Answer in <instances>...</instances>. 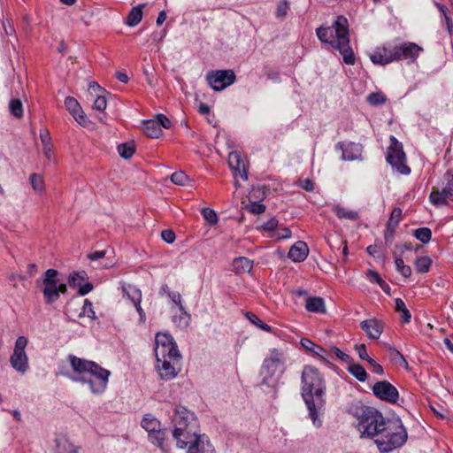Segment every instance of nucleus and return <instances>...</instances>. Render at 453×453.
Returning a JSON list of instances; mask_svg holds the SVG:
<instances>
[{"label": "nucleus", "mask_w": 453, "mask_h": 453, "mask_svg": "<svg viewBox=\"0 0 453 453\" xmlns=\"http://www.w3.org/2000/svg\"><path fill=\"white\" fill-rule=\"evenodd\" d=\"M228 164H229L230 168L235 172H238L240 176L243 180L248 179V173L245 169V164H244V161L242 160V156L239 152L232 151L229 153Z\"/></svg>", "instance_id": "nucleus-21"}, {"label": "nucleus", "mask_w": 453, "mask_h": 453, "mask_svg": "<svg viewBox=\"0 0 453 453\" xmlns=\"http://www.w3.org/2000/svg\"><path fill=\"white\" fill-rule=\"evenodd\" d=\"M107 106V101L104 96L96 94V98L95 99L93 108L96 111H104Z\"/></svg>", "instance_id": "nucleus-53"}, {"label": "nucleus", "mask_w": 453, "mask_h": 453, "mask_svg": "<svg viewBox=\"0 0 453 453\" xmlns=\"http://www.w3.org/2000/svg\"><path fill=\"white\" fill-rule=\"evenodd\" d=\"M122 292L124 296H126L132 303H138V301H142V291L134 286H123Z\"/></svg>", "instance_id": "nucleus-31"}, {"label": "nucleus", "mask_w": 453, "mask_h": 453, "mask_svg": "<svg viewBox=\"0 0 453 453\" xmlns=\"http://www.w3.org/2000/svg\"><path fill=\"white\" fill-rule=\"evenodd\" d=\"M396 228L397 227L391 226L389 225L386 226V229H385V232H384V238H385L386 241H392L393 240Z\"/></svg>", "instance_id": "nucleus-64"}, {"label": "nucleus", "mask_w": 453, "mask_h": 453, "mask_svg": "<svg viewBox=\"0 0 453 453\" xmlns=\"http://www.w3.org/2000/svg\"><path fill=\"white\" fill-rule=\"evenodd\" d=\"M360 327L365 332L369 338L377 340L380 337L383 332L384 324L376 319H370L362 321L360 323Z\"/></svg>", "instance_id": "nucleus-17"}, {"label": "nucleus", "mask_w": 453, "mask_h": 453, "mask_svg": "<svg viewBox=\"0 0 453 453\" xmlns=\"http://www.w3.org/2000/svg\"><path fill=\"white\" fill-rule=\"evenodd\" d=\"M82 304L77 299L71 300L67 303L65 307V314L69 317H78L79 312L81 311V307Z\"/></svg>", "instance_id": "nucleus-43"}, {"label": "nucleus", "mask_w": 453, "mask_h": 453, "mask_svg": "<svg viewBox=\"0 0 453 453\" xmlns=\"http://www.w3.org/2000/svg\"><path fill=\"white\" fill-rule=\"evenodd\" d=\"M414 236L423 243H428L432 237V232L428 227H420L415 230Z\"/></svg>", "instance_id": "nucleus-45"}, {"label": "nucleus", "mask_w": 453, "mask_h": 453, "mask_svg": "<svg viewBox=\"0 0 453 453\" xmlns=\"http://www.w3.org/2000/svg\"><path fill=\"white\" fill-rule=\"evenodd\" d=\"M277 226L278 220L275 219H271L263 225V228L267 231H276L278 229Z\"/></svg>", "instance_id": "nucleus-63"}, {"label": "nucleus", "mask_w": 453, "mask_h": 453, "mask_svg": "<svg viewBox=\"0 0 453 453\" xmlns=\"http://www.w3.org/2000/svg\"><path fill=\"white\" fill-rule=\"evenodd\" d=\"M275 236L277 239H287L291 236V231L287 227L277 229Z\"/></svg>", "instance_id": "nucleus-62"}, {"label": "nucleus", "mask_w": 453, "mask_h": 453, "mask_svg": "<svg viewBox=\"0 0 453 453\" xmlns=\"http://www.w3.org/2000/svg\"><path fill=\"white\" fill-rule=\"evenodd\" d=\"M355 349L358 354V357L362 360L368 361L371 357L367 353L366 346L365 344H357L355 346Z\"/></svg>", "instance_id": "nucleus-58"}, {"label": "nucleus", "mask_w": 453, "mask_h": 453, "mask_svg": "<svg viewBox=\"0 0 453 453\" xmlns=\"http://www.w3.org/2000/svg\"><path fill=\"white\" fill-rule=\"evenodd\" d=\"M403 211L399 207H395L390 214V217L387 222V225L397 227L400 221L402 220Z\"/></svg>", "instance_id": "nucleus-48"}, {"label": "nucleus", "mask_w": 453, "mask_h": 453, "mask_svg": "<svg viewBox=\"0 0 453 453\" xmlns=\"http://www.w3.org/2000/svg\"><path fill=\"white\" fill-rule=\"evenodd\" d=\"M58 272L55 269H48L43 275V296L47 303H53L58 298L60 294L67 292L65 284L58 280Z\"/></svg>", "instance_id": "nucleus-9"}, {"label": "nucleus", "mask_w": 453, "mask_h": 453, "mask_svg": "<svg viewBox=\"0 0 453 453\" xmlns=\"http://www.w3.org/2000/svg\"><path fill=\"white\" fill-rule=\"evenodd\" d=\"M285 369L286 357L284 352L279 349H271L261 367V373L265 375L262 384L269 385V378L273 377L276 373L282 374Z\"/></svg>", "instance_id": "nucleus-8"}, {"label": "nucleus", "mask_w": 453, "mask_h": 453, "mask_svg": "<svg viewBox=\"0 0 453 453\" xmlns=\"http://www.w3.org/2000/svg\"><path fill=\"white\" fill-rule=\"evenodd\" d=\"M429 200L436 206H443L449 201H453V176H449L447 184L441 190L434 188L430 193Z\"/></svg>", "instance_id": "nucleus-15"}, {"label": "nucleus", "mask_w": 453, "mask_h": 453, "mask_svg": "<svg viewBox=\"0 0 453 453\" xmlns=\"http://www.w3.org/2000/svg\"><path fill=\"white\" fill-rule=\"evenodd\" d=\"M372 390L377 398L389 403H395L399 398L398 390L388 380L376 382Z\"/></svg>", "instance_id": "nucleus-14"}, {"label": "nucleus", "mask_w": 453, "mask_h": 453, "mask_svg": "<svg viewBox=\"0 0 453 453\" xmlns=\"http://www.w3.org/2000/svg\"><path fill=\"white\" fill-rule=\"evenodd\" d=\"M388 163L401 174H409L410 167L406 165V157L403 145L395 136H390V146L387 155Z\"/></svg>", "instance_id": "nucleus-10"}, {"label": "nucleus", "mask_w": 453, "mask_h": 453, "mask_svg": "<svg viewBox=\"0 0 453 453\" xmlns=\"http://www.w3.org/2000/svg\"><path fill=\"white\" fill-rule=\"evenodd\" d=\"M305 308L310 312L326 313L325 302L321 297H308L305 302Z\"/></svg>", "instance_id": "nucleus-24"}, {"label": "nucleus", "mask_w": 453, "mask_h": 453, "mask_svg": "<svg viewBox=\"0 0 453 453\" xmlns=\"http://www.w3.org/2000/svg\"><path fill=\"white\" fill-rule=\"evenodd\" d=\"M332 211L336 214L340 219H349L356 221L359 219V214L357 211H351L344 208L339 204H334Z\"/></svg>", "instance_id": "nucleus-25"}, {"label": "nucleus", "mask_w": 453, "mask_h": 453, "mask_svg": "<svg viewBox=\"0 0 453 453\" xmlns=\"http://www.w3.org/2000/svg\"><path fill=\"white\" fill-rule=\"evenodd\" d=\"M186 449L188 453H215L213 446L202 435L188 444Z\"/></svg>", "instance_id": "nucleus-22"}, {"label": "nucleus", "mask_w": 453, "mask_h": 453, "mask_svg": "<svg viewBox=\"0 0 453 453\" xmlns=\"http://www.w3.org/2000/svg\"><path fill=\"white\" fill-rule=\"evenodd\" d=\"M388 355L390 361L395 365L403 366L405 369L409 368L408 362L404 357L394 347H389L388 349Z\"/></svg>", "instance_id": "nucleus-33"}, {"label": "nucleus", "mask_w": 453, "mask_h": 453, "mask_svg": "<svg viewBox=\"0 0 453 453\" xmlns=\"http://www.w3.org/2000/svg\"><path fill=\"white\" fill-rule=\"evenodd\" d=\"M144 133L150 138H158L162 135V128L158 127L157 120L149 119L143 122Z\"/></svg>", "instance_id": "nucleus-28"}, {"label": "nucleus", "mask_w": 453, "mask_h": 453, "mask_svg": "<svg viewBox=\"0 0 453 453\" xmlns=\"http://www.w3.org/2000/svg\"><path fill=\"white\" fill-rule=\"evenodd\" d=\"M9 111L13 117L21 119L24 111L21 101L17 98L12 99L9 103Z\"/></svg>", "instance_id": "nucleus-39"}, {"label": "nucleus", "mask_w": 453, "mask_h": 453, "mask_svg": "<svg viewBox=\"0 0 453 453\" xmlns=\"http://www.w3.org/2000/svg\"><path fill=\"white\" fill-rule=\"evenodd\" d=\"M302 396L309 411V417L316 427L322 426L325 411V386L319 370L305 366L302 373Z\"/></svg>", "instance_id": "nucleus-1"}, {"label": "nucleus", "mask_w": 453, "mask_h": 453, "mask_svg": "<svg viewBox=\"0 0 453 453\" xmlns=\"http://www.w3.org/2000/svg\"><path fill=\"white\" fill-rule=\"evenodd\" d=\"M347 371L358 381L364 382L367 380L368 374L365 368L361 365L354 363L353 360L348 365Z\"/></svg>", "instance_id": "nucleus-29"}, {"label": "nucleus", "mask_w": 453, "mask_h": 453, "mask_svg": "<svg viewBox=\"0 0 453 453\" xmlns=\"http://www.w3.org/2000/svg\"><path fill=\"white\" fill-rule=\"evenodd\" d=\"M374 440L380 453H388L404 445L408 433L400 419H391Z\"/></svg>", "instance_id": "nucleus-7"}, {"label": "nucleus", "mask_w": 453, "mask_h": 453, "mask_svg": "<svg viewBox=\"0 0 453 453\" xmlns=\"http://www.w3.org/2000/svg\"><path fill=\"white\" fill-rule=\"evenodd\" d=\"M331 350L335 354V356H336L339 359H341L342 362H344V363H346V364H348V365H349V363H351V361L353 360V358H352L349 355H348V354L344 353L343 351H342V350H341L340 349H338L337 347H332V348H331Z\"/></svg>", "instance_id": "nucleus-54"}, {"label": "nucleus", "mask_w": 453, "mask_h": 453, "mask_svg": "<svg viewBox=\"0 0 453 453\" xmlns=\"http://www.w3.org/2000/svg\"><path fill=\"white\" fill-rule=\"evenodd\" d=\"M72 372L68 377L75 382L87 384L93 394H102L107 388L111 372L97 363L70 354L67 357Z\"/></svg>", "instance_id": "nucleus-2"}, {"label": "nucleus", "mask_w": 453, "mask_h": 453, "mask_svg": "<svg viewBox=\"0 0 453 453\" xmlns=\"http://www.w3.org/2000/svg\"><path fill=\"white\" fill-rule=\"evenodd\" d=\"M355 416L357 418V430L361 438L371 439L374 441L379 434L391 419L386 418L383 414L371 406L361 405L357 407Z\"/></svg>", "instance_id": "nucleus-6"}, {"label": "nucleus", "mask_w": 453, "mask_h": 453, "mask_svg": "<svg viewBox=\"0 0 453 453\" xmlns=\"http://www.w3.org/2000/svg\"><path fill=\"white\" fill-rule=\"evenodd\" d=\"M309 254V248L304 242H296L288 251V257L294 262H303Z\"/></svg>", "instance_id": "nucleus-20"}, {"label": "nucleus", "mask_w": 453, "mask_h": 453, "mask_svg": "<svg viewBox=\"0 0 453 453\" xmlns=\"http://www.w3.org/2000/svg\"><path fill=\"white\" fill-rule=\"evenodd\" d=\"M141 302L142 301H138V303H134L133 304L135 307V310H136V311L139 314V323L140 324H145V322H146V314H145V311H143V309H142V307L141 305Z\"/></svg>", "instance_id": "nucleus-60"}, {"label": "nucleus", "mask_w": 453, "mask_h": 453, "mask_svg": "<svg viewBox=\"0 0 453 453\" xmlns=\"http://www.w3.org/2000/svg\"><path fill=\"white\" fill-rule=\"evenodd\" d=\"M342 150V159L344 161H354L361 158L363 147L361 144L349 142L345 147L342 142L336 144V149Z\"/></svg>", "instance_id": "nucleus-18"}, {"label": "nucleus", "mask_w": 453, "mask_h": 453, "mask_svg": "<svg viewBox=\"0 0 453 453\" xmlns=\"http://www.w3.org/2000/svg\"><path fill=\"white\" fill-rule=\"evenodd\" d=\"M40 139L42 146H48L50 144H52L50 132L47 129L41 130Z\"/></svg>", "instance_id": "nucleus-59"}, {"label": "nucleus", "mask_w": 453, "mask_h": 453, "mask_svg": "<svg viewBox=\"0 0 453 453\" xmlns=\"http://www.w3.org/2000/svg\"><path fill=\"white\" fill-rule=\"evenodd\" d=\"M149 439L154 445L160 448L162 450H165L164 447L165 439V432L161 428L157 429L156 432H152L149 434Z\"/></svg>", "instance_id": "nucleus-37"}, {"label": "nucleus", "mask_w": 453, "mask_h": 453, "mask_svg": "<svg viewBox=\"0 0 453 453\" xmlns=\"http://www.w3.org/2000/svg\"><path fill=\"white\" fill-rule=\"evenodd\" d=\"M289 10V3L287 0H280L277 4L275 17L278 19L283 20L287 17Z\"/></svg>", "instance_id": "nucleus-44"}, {"label": "nucleus", "mask_w": 453, "mask_h": 453, "mask_svg": "<svg viewBox=\"0 0 453 453\" xmlns=\"http://www.w3.org/2000/svg\"><path fill=\"white\" fill-rule=\"evenodd\" d=\"M56 453H78L77 448L65 438L56 439Z\"/></svg>", "instance_id": "nucleus-30"}, {"label": "nucleus", "mask_w": 453, "mask_h": 453, "mask_svg": "<svg viewBox=\"0 0 453 453\" xmlns=\"http://www.w3.org/2000/svg\"><path fill=\"white\" fill-rule=\"evenodd\" d=\"M87 316L92 319H96V312L93 310V304L88 299H85L83 301L82 306L81 307V311L78 314V317Z\"/></svg>", "instance_id": "nucleus-42"}, {"label": "nucleus", "mask_w": 453, "mask_h": 453, "mask_svg": "<svg viewBox=\"0 0 453 453\" xmlns=\"http://www.w3.org/2000/svg\"><path fill=\"white\" fill-rule=\"evenodd\" d=\"M202 215L210 225H216L218 223L219 219L214 210L203 208L202 210Z\"/></svg>", "instance_id": "nucleus-51"}, {"label": "nucleus", "mask_w": 453, "mask_h": 453, "mask_svg": "<svg viewBox=\"0 0 453 453\" xmlns=\"http://www.w3.org/2000/svg\"><path fill=\"white\" fill-rule=\"evenodd\" d=\"M171 180L173 183L179 185V186H184L187 181L188 180V177L186 175V173L182 171L175 172L171 175Z\"/></svg>", "instance_id": "nucleus-52"}, {"label": "nucleus", "mask_w": 453, "mask_h": 453, "mask_svg": "<svg viewBox=\"0 0 453 453\" xmlns=\"http://www.w3.org/2000/svg\"><path fill=\"white\" fill-rule=\"evenodd\" d=\"M153 119L157 120L160 128L164 127L168 129L172 126L171 120L164 114H157Z\"/></svg>", "instance_id": "nucleus-55"}, {"label": "nucleus", "mask_w": 453, "mask_h": 453, "mask_svg": "<svg viewBox=\"0 0 453 453\" xmlns=\"http://www.w3.org/2000/svg\"><path fill=\"white\" fill-rule=\"evenodd\" d=\"M367 277L370 281L376 282L380 287L385 291L388 292L389 290V286L382 280L378 273L375 271L370 270L368 271Z\"/></svg>", "instance_id": "nucleus-46"}, {"label": "nucleus", "mask_w": 453, "mask_h": 453, "mask_svg": "<svg viewBox=\"0 0 453 453\" xmlns=\"http://www.w3.org/2000/svg\"><path fill=\"white\" fill-rule=\"evenodd\" d=\"M319 40L339 50L347 65L355 64V55L349 46V22L344 16H337L332 26H321L316 29Z\"/></svg>", "instance_id": "nucleus-3"}, {"label": "nucleus", "mask_w": 453, "mask_h": 453, "mask_svg": "<svg viewBox=\"0 0 453 453\" xmlns=\"http://www.w3.org/2000/svg\"><path fill=\"white\" fill-rule=\"evenodd\" d=\"M387 100L386 96L381 92L371 93L367 96V102L373 106L383 104Z\"/></svg>", "instance_id": "nucleus-47"}, {"label": "nucleus", "mask_w": 453, "mask_h": 453, "mask_svg": "<svg viewBox=\"0 0 453 453\" xmlns=\"http://www.w3.org/2000/svg\"><path fill=\"white\" fill-rule=\"evenodd\" d=\"M168 297L171 299V301L173 303H175L179 307L180 311L189 319L190 315L186 311V310L181 303V299H182L181 295L179 292H172V293H169Z\"/></svg>", "instance_id": "nucleus-49"}, {"label": "nucleus", "mask_w": 453, "mask_h": 453, "mask_svg": "<svg viewBox=\"0 0 453 453\" xmlns=\"http://www.w3.org/2000/svg\"><path fill=\"white\" fill-rule=\"evenodd\" d=\"M144 5V4H138L131 9L126 19V24L127 26L135 27L141 22L142 19V8Z\"/></svg>", "instance_id": "nucleus-27"}, {"label": "nucleus", "mask_w": 453, "mask_h": 453, "mask_svg": "<svg viewBox=\"0 0 453 453\" xmlns=\"http://www.w3.org/2000/svg\"><path fill=\"white\" fill-rule=\"evenodd\" d=\"M27 339L25 336L17 338L12 355L10 357L11 365L20 373H25L28 369V358L25 352Z\"/></svg>", "instance_id": "nucleus-11"}, {"label": "nucleus", "mask_w": 453, "mask_h": 453, "mask_svg": "<svg viewBox=\"0 0 453 453\" xmlns=\"http://www.w3.org/2000/svg\"><path fill=\"white\" fill-rule=\"evenodd\" d=\"M141 426L150 434L160 428V422L152 415L146 414L141 422Z\"/></svg>", "instance_id": "nucleus-32"}, {"label": "nucleus", "mask_w": 453, "mask_h": 453, "mask_svg": "<svg viewBox=\"0 0 453 453\" xmlns=\"http://www.w3.org/2000/svg\"><path fill=\"white\" fill-rule=\"evenodd\" d=\"M88 280V274L85 271L73 272L68 278L69 285L77 288Z\"/></svg>", "instance_id": "nucleus-36"}, {"label": "nucleus", "mask_w": 453, "mask_h": 453, "mask_svg": "<svg viewBox=\"0 0 453 453\" xmlns=\"http://www.w3.org/2000/svg\"><path fill=\"white\" fill-rule=\"evenodd\" d=\"M33 189L39 195H42L45 191L43 178L38 173H32L29 178Z\"/></svg>", "instance_id": "nucleus-38"}, {"label": "nucleus", "mask_w": 453, "mask_h": 453, "mask_svg": "<svg viewBox=\"0 0 453 453\" xmlns=\"http://www.w3.org/2000/svg\"><path fill=\"white\" fill-rule=\"evenodd\" d=\"M245 316L250 320V322L257 326L261 330L268 333H271L273 331L272 326L263 322L256 314L252 312H247Z\"/></svg>", "instance_id": "nucleus-40"}, {"label": "nucleus", "mask_w": 453, "mask_h": 453, "mask_svg": "<svg viewBox=\"0 0 453 453\" xmlns=\"http://www.w3.org/2000/svg\"><path fill=\"white\" fill-rule=\"evenodd\" d=\"M154 350L159 376L165 380L174 379L180 372L181 356L173 336L168 333L157 334Z\"/></svg>", "instance_id": "nucleus-4"}, {"label": "nucleus", "mask_w": 453, "mask_h": 453, "mask_svg": "<svg viewBox=\"0 0 453 453\" xmlns=\"http://www.w3.org/2000/svg\"><path fill=\"white\" fill-rule=\"evenodd\" d=\"M117 150L121 157L129 159L135 152V145L134 142H124L118 145Z\"/></svg>", "instance_id": "nucleus-35"}, {"label": "nucleus", "mask_w": 453, "mask_h": 453, "mask_svg": "<svg viewBox=\"0 0 453 453\" xmlns=\"http://www.w3.org/2000/svg\"><path fill=\"white\" fill-rule=\"evenodd\" d=\"M253 262L247 257H239L233 261V268L236 273H250Z\"/></svg>", "instance_id": "nucleus-26"}, {"label": "nucleus", "mask_w": 453, "mask_h": 453, "mask_svg": "<svg viewBox=\"0 0 453 453\" xmlns=\"http://www.w3.org/2000/svg\"><path fill=\"white\" fill-rule=\"evenodd\" d=\"M396 271L400 273L403 277L409 278L411 275V268L406 265L402 258H396L395 260Z\"/></svg>", "instance_id": "nucleus-50"}, {"label": "nucleus", "mask_w": 453, "mask_h": 453, "mask_svg": "<svg viewBox=\"0 0 453 453\" xmlns=\"http://www.w3.org/2000/svg\"><path fill=\"white\" fill-rule=\"evenodd\" d=\"M395 303V310L398 312H401V314H402L403 322L409 323L411 321V312L409 311V310L406 308L404 302L400 298H396Z\"/></svg>", "instance_id": "nucleus-41"}, {"label": "nucleus", "mask_w": 453, "mask_h": 453, "mask_svg": "<svg viewBox=\"0 0 453 453\" xmlns=\"http://www.w3.org/2000/svg\"><path fill=\"white\" fill-rule=\"evenodd\" d=\"M173 437L180 449H186L201 435L199 424L195 414L183 406H177L172 418Z\"/></svg>", "instance_id": "nucleus-5"}, {"label": "nucleus", "mask_w": 453, "mask_h": 453, "mask_svg": "<svg viewBox=\"0 0 453 453\" xmlns=\"http://www.w3.org/2000/svg\"><path fill=\"white\" fill-rule=\"evenodd\" d=\"M265 211V205L259 202L251 203L249 206V211L253 214H262Z\"/></svg>", "instance_id": "nucleus-56"}, {"label": "nucleus", "mask_w": 453, "mask_h": 453, "mask_svg": "<svg viewBox=\"0 0 453 453\" xmlns=\"http://www.w3.org/2000/svg\"><path fill=\"white\" fill-rule=\"evenodd\" d=\"M368 364L372 367L373 372L382 375L384 373L383 367L378 364L373 358H369Z\"/></svg>", "instance_id": "nucleus-61"}, {"label": "nucleus", "mask_w": 453, "mask_h": 453, "mask_svg": "<svg viewBox=\"0 0 453 453\" xmlns=\"http://www.w3.org/2000/svg\"><path fill=\"white\" fill-rule=\"evenodd\" d=\"M300 344L309 353H311L314 356L325 360V355L326 353V350L321 346L317 345L316 343H314L313 342L307 338L301 339Z\"/></svg>", "instance_id": "nucleus-23"}, {"label": "nucleus", "mask_w": 453, "mask_h": 453, "mask_svg": "<svg viewBox=\"0 0 453 453\" xmlns=\"http://www.w3.org/2000/svg\"><path fill=\"white\" fill-rule=\"evenodd\" d=\"M423 48L415 42H403L399 45H394V57L395 61L408 60L415 62Z\"/></svg>", "instance_id": "nucleus-13"}, {"label": "nucleus", "mask_w": 453, "mask_h": 453, "mask_svg": "<svg viewBox=\"0 0 453 453\" xmlns=\"http://www.w3.org/2000/svg\"><path fill=\"white\" fill-rule=\"evenodd\" d=\"M432 260L427 256L418 257L414 261L415 270L419 273H426L429 271Z\"/></svg>", "instance_id": "nucleus-34"}, {"label": "nucleus", "mask_w": 453, "mask_h": 453, "mask_svg": "<svg viewBox=\"0 0 453 453\" xmlns=\"http://www.w3.org/2000/svg\"><path fill=\"white\" fill-rule=\"evenodd\" d=\"M206 80L213 90L221 91L234 83L235 74L233 70L211 71Z\"/></svg>", "instance_id": "nucleus-12"}, {"label": "nucleus", "mask_w": 453, "mask_h": 453, "mask_svg": "<svg viewBox=\"0 0 453 453\" xmlns=\"http://www.w3.org/2000/svg\"><path fill=\"white\" fill-rule=\"evenodd\" d=\"M370 59L374 65H386L392 62H395L394 57V46L382 45L377 47L372 53L370 54Z\"/></svg>", "instance_id": "nucleus-16"}, {"label": "nucleus", "mask_w": 453, "mask_h": 453, "mask_svg": "<svg viewBox=\"0 0 453 453\" xmlns=\"http://www.w3.org/2000/svg\"><path fill=\"white\" fill-rule=\"evenodd\" d=\"M66 110L80 123L84 124L86 118L79 102L73 96H67L65 100Z\"/></svg>", "instance_id": "nucleus-19"}, {"label": "nucleus", "mask_w": 453, "mask_h": 453, "mask_svg": "<svg viewBox=\"0 0 453 453\" xmlns=\"http://www.w3.org/2000/svg\"><path fill=\"white\" fill-rule=\"evenodd\" d=\"M162 239L167 243H173L175 241V233L171 229H165L161 232Z\"/></svg>", "instance_id": "nucleus-57"}]
</instances>
